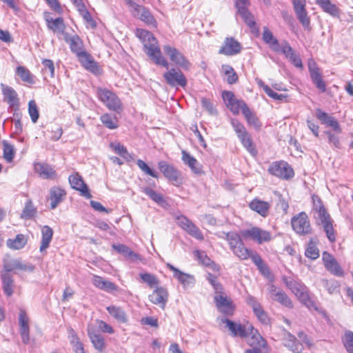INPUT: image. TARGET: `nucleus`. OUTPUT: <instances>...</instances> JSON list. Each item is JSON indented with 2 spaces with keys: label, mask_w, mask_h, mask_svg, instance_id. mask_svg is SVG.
<instances>
[{
  "label": "nucleus",
  "mask_w": 353,
  "mask_h": 353,
  "mask_svg": "<svg viewBox=\"0 0 353 353\" xmlns=\"http://www.w3.org/2000/svg\"><path fill=\"white\" fill-rule=\"evenodd\" d=\"M136 35L139 38L145 49V52L157 65H161L168 69V61L161 55L158 42L154 35L143 29H137Z\"/></svg>",
  "instance_id": "1"
},
{
  "label": "nucleus",
  "mask_w": 353,
  "mask_h": 353,
  "mask_svg": "<svg viewBox=\"0 0 353 353\" xmlns=\"http://www.w3.org/2000/svg\"><path fill=\"white\" fill-rule=\"evenodd\" d=\"M207 280L212 285L216 295L214 297L218 310L226 314H230L233 312L232 303L223 292L222 285L217 281V277L210 273L208 274Z\"/></svg>",
  "instance_id": "2"
},
{
  "label": "nucleus",
  "mask_w": 353,
  "mask_h": 353,
  "mask_svg": "<svg viewBox=\"0 0 353 353\" xmlns=\"http://www.w3.org/2000/svg\"><path fill=\"white\" fill-rule=\"evenodd\" d=\"M216 234L219 238L225 239L228 242L230 249L239 259L246 260L250 258L251 251L245 248L241 236L236 232H219Z\"/></svg>",
  "instance_id": "3"
},
{
  "label": "nucleus",
  "mask_w": 353,
  "mask_h": 353,
  "mask_svg": "<svg viewBox=\"0 0 353 353\" xmlns=\"http://www.w3.org/2000/svg\"><path fill=\"white\" fill-rule=\"evenodd\" d=\"M97 95L100 101L109 110L117 112L122 110L121 100L112 90L105 88H98L97 89Z\"/></svg>",
  "instance_id": "4"
},
{
  "label": "nucleus",
  "mask_w": 353,
  "mask_h": 353,
  "mask_svg": "<svg viewBox=\"0 0 353 353\" xmlns=\"http://www.w3.org/2000/svg\"><path fill=\"white\" fill-rule=\"evenodd\" d=\"M268 296L272 301L277 302L288 308H292L294 305L291 299L287 294L281 288L276 287L275 285L270 283L268 285Z\"/></svg>",
  "instance_id": "5"
},
{
  "label": "nucleus",
  "mask_w": 353,
  "mask_h": 353,
  "mask_svg": "<svg viewBox=\"0 0 353 353\" xmlns=\"http://www.w3.org/2000/svg\"><path fill=\"white\" fill-rule=\"evenodd\" d=\"M291 224L296 233L300 235H306L312 233V228L305 212H302L291 219Z\"/></svg>",
  "instance_id": "6"
},
{
  "label": "nucleus",
  "mask_w": 353,
  "mask_h": 353,
  "mask_svg": "<svg viewBox=\"0 0 353 353\" xmlns=\"http://www.w3.org/2000/svg\"><path fill=\"white\" fill-rule=\"evenodd\" d=\"M222 98L225 105L234 114H239L240 110L242 114L248 107L243 100H239L235 98L233 92L230 91H223Z\"/></svg>",
  "instance_id": "7"
},
{
  "label": "nucleus",
  "mask_w": 353,
  "mask_h": 353,
  "mask_svg": "<svg viewBox=\"0 0 353 353\" xmlns=\"http://www.w3.org/2000/svg\"><path fill=\"white\" fill-rule=\"evenodd\" d=\"M160 171L163 173L172 184L179 186L182 184L180 172L173 165L168 164L166 161H161L158 163Z\"/></svg>",
  "instance_id": "8"
},
{
  "label": "nucleus",
  "mask_w": 353,
  "mask_h": 353,
  "mask_svg": "<svg viewBox=\"0 0 353 353\" xmlns=\"http://www.w3.org/2000/svg\"><path fill=\"white\" fill-rule=\"evenodd\" d=\"M268 171L271 174L285 179H291L294 175L293 169L288 163L284 161L272 163Z\"/></svg>",
  "instance_id": "9"
},
{
  "label": "nucleus",
  "mask_w": 353,
  "mask_h": 353,
  "mask_svg": "<svg viewBox=\"0 0 353 353\" xmlns=\"http://www.w3.org/2000/svg\"><path fill=\"white\" fill-rule=\"evenodd\" d=\"M241 235L244 239H250L259 244L271 240V234L269 232L257 227L245 230L241 232Z\"/></svg>",
  "instance_id": "10"
},
{
  "label": "nucleus",
  "mask_w": 353,
  "mask_h": 353,
  "mask_svg": "<svg viewBox=\"0 0 353 353\" xmlns=\"http://www.w3.org/2000/svg\"><path fill=\"white\" fill-rule=\"evenodd\" d=\"M223 323H225L226 327L231 332V335L234 337L245 338L249 336V331L252 329V325L248 322L241 324L230 319H225L223 320Z\"/></svg>",
  "instance_id": "11"
},
{
  "label": "nucleus",
  "mask_w": 353,
  "mask_h": 353,
  "mask_svg": "<svg viewBox=\"0 0 353 353\" xmlns=\"http://www.w3.org/2000/svg\"><path fill=\"white\" fill-rule=\"evenodd\" d=\"M177 225L186 231L190 236L198 240H203V236L199 228L190 219L183 215L176 217Z\"/></svg>",
  "instance_id": "12"
},
{
  "label": "nucleus",
  "mask_w": 353,
  "mask_h": 353,
  "mask_svg": "<svg viewBox=\"0 0 353 353\" xmlns=\"http://www.w3.org/2000/svg\"><path fill=\"white\" fill-rule=\"evenodd\" d=\"M163 50L175 65L183 68H188L189 67V61L176 48L169 45H165L163 47Z\"/></svg>",
  "instance_id": "13"
},
{
  "label": "nucleus",
  "mask_w": 353,
  "mask_h": 353,
  "mask_svg": "<svg viewBox=\"0 0 353 353\" xmlns=\"http://www.w3.org/2000/svg\"><path fill=\"white\" fill-rule=\"evenodd\" d=\"M166 83L172 87H185L187 80L183 72L179 70L172 68L163 74Z\"/></svg>",
  "instance_id": "14"
},
{
  "label": "nucleus",
  "mask_w": 353,
  "mask_h": 353,
  "mask_svg": "<svg viewBox=\"0 0 353 353\" xmlns=\"http://www.w3.org/2000/svg\"><path fill=\"white\" fill-rule=\"evenodd\" d=\"M241 43L233 37H226L219 50V53L226 56H233L241 52Z\"/></svg>",
  "instance_id": "15"
},
{
  "label": "nucleus",
  "mask_w": 353,
  "mask_h": 353,
  "mask_svg": "<svg viewBox=\"0 0 353 353\" xmlns=\"http://www.w3.org/2000/svg\"><path fill=\"white\" fill-rule=\"evenodd\" d=\"M322 259L325 268L332 274L337 276H343V271L334 257L327 252H324Z\"/></svg>",
  "instance_id": "16"
},
{
  "label": "nucleus",
  "mask_w": 353,
  "mask_h": 353,
  "mask_svg": "<svg viewBox=\"0 0 353 353\" xmlns=\"http://www.w3.org/2000/svg\"><path fill=\"white\" fill-rule=\"evenodd\" d=\"M150 301L155 305L164 309L168 300V292L163 287H157L151 294L149 295Z\"/></svg>",
  "instance_id": "17"
},
{
  "label": "nucleus",
  "mask_w": 353,
  "mask_h": 353,
  "mask_svg": "<svg viewBox=\"0 0 353 353\" xmlns=\"http://www.w3.org/2000/svg\"><path fill=\"white\" fill-rule=\"evenodd\" d=\"M316 116L322 124L332 128L336 133L340 134L341 132L340 125L334 117L329 115L325 112H323L321 109H316Z\"/></svg>",
  "instance_id": "18"
},
{
  "label": "nucleus",
  "mask_w": 353,
  "mask_h": 353,
  "mask_svg": "<svg viewBox=\"0 0 353 353\" xmlns=\"http://www.w3.org/2000/svg\"><path fill=\"white\" fill-rule=\"evenodd\" d=\"M166 265L171 271L173 272L174 277L183 285V288H188L194 285L195 283L194 276L181 272L170 263H167Z\"/></svg>",
  "instance_id": "19"
},
{
  "label": "nucleus",
  "mask_w": 353,
  "mask_h": 353,
  "mask_svg": "<svg viewBox=\"0 0 353 353\" xmlns=\"http://www.w3.org/2000/svg\"><path fill=\"white\" fill-rule=\"evenodd\" d=\"M69 182L73 189L81 192V195L87 199H90L92 197L87 185L84 183L83 179L79 174H75L70 176Z\"/></svg>",
  "instance_id": "20"
},
{
  "label": "nucleus",
  "mask_w": 353,
  "mask_h": 353,
  "mask_svg": "<svg viewBox=\"0 0 353 353\" xmlns=\"http://www.w3.org/2000/svg\"><path fill=\"white\" fill-rule=\"evenodd\" d=\"M19 324L22 341L28 344L30 341L29 319L24 310H20L19 314Z\"/></svg>",
  "instance_id": "21"
},
{
  "label": "nucleus",
  "mask_w": 353,
  "mask_h": 353,
  "mask_svg": "<svg viewBox=\"0 0 353 353\" xmlns=\"http://www.w3.org/2000/svg\"><path fill=\"white\" fill-rule=\"evenodd\" d=\"M2 92L4 101H6L12 109L16 110L19 107V98L16 91L11 87L1 84Z\"/></svg>",
  "instance_id": "22"
},
{
  "label": "nucleus",
  "mask_w": 353,
  "mask_h": 353,
  "mask_svg": "<svg viewBox=\"0 0 353 353\" xmlns=\"http://www.w3.org/2000/svg\"><path fill=\"white\" fill-rule=\"evenodd\" d=\"M64 39L70 45L71 51L75 53L77 56L85 51L83 41L77 34L69 35L65 33L64 34Z\"/></svg>",
  "instance_id": "23"
},
{
  "label": "nucleus",
  "mask_w": 353,
  "mask_h": 353,
  "mask_svg": "<svg viewBox=\"0 0 353 353\" xmlns=\"http://www.w3.org/2000/svg\"><path fill=\"white\" fill-rule=\"evenodd\" d=\"M92 282L97 288L104 290L109 293H112L118 290V287L110 281L104 279L101 276H93Z\"/></svg>",
  "instance_id": "24"
},
{
  "label": "nucleus",
  "mask_w": 353,
  "mask_h": 353,
  "mask_svg": "<svg viewBox=\"0 0 353 353\" xmlns=\"http://www.w3.org/2000/svg\"><path fill=\"white\" fill-rule=\"evenodd\" d=\"M77 57L86 70L96 74L99 73V67L90 54L84 51L78 54Z\"/></svg>",
  "instance_id": "25"
},
{
  "label": "nucleus",
  "mask_w": 353,
  "mask_h": 353,
  "mask_svg": "<svg viewBox=\"0 0 353 353\" xmlns=\"http://www.w3.org/2000/svg\"><path fill=\"white\" fill-rule=\"evenodd\" d=\"M34 170L39 176L45 179H55L57 174L54 169L48 164L37 163L34 164Z\"/></svg>",
  "instance_id": "26"
},
{
  "label": "nucleus",
  "mask_w": 353,
  "mask_h": 353,
  "mask_svg": "<svg viewBox=\"0 0 353 353\" xmlns=\"http://www.w3.org/2000/svg\"><path fill=\"white\" fill-rule=\"evenodd\" d=\"M283 344L294 353H301L303 350L302 343L299 342L296 338L290 332H287L285 334Z\"/></svg>",
  "instance_id": "27"
},
{
  "label": "nucleus",
  "mask_w": 353,
  "mask_h": 353,
  "mask_svg": "<svg viewBox=\"0 0 353 353\" xmlns=\"http://www.w3.org/2000/svg\"><path fill=\"white\" fill-rule=\"evenodd\" d=\"M249 336H251L250 344L254 348L268 350L267 341L253 325L252 329L249 331Z\"/></svg>",
  "instance_id": "28"
},
{
  "label": "nucleus",
  "mask_w": 353,
  "mask_h": 353,
  "mask_svg": "<svg viewBox=\"0 0 353 353\" xmlns=\"http://www.w3.org/2000/svg\"><path fill=\"white\" fill-rule=\"evenodd\" d=\"M249 207L261 216L266 217L269 213L270 204L268 202L255 199L250 203Z\"/></svg>",
  "instance_id": "29"
},
{
  "label": "nucleus",
  "mask_w": 353,
  "mask_h": 353,
  "mask_svg": "<svg viewBox=\"0 0 353 353\" xmlns=\"http://www.w3.org/2000/svg\"><path fill=\"white\" fill-rule=\"evenodd\" d=\"M88 334L95 349L99 352H103L105 349L103 337L90 326H88Z\"/></svg>",
  "instance_id": "30"
},
{
  "label": "nucleus",
  "mask_w": 353,
  "mask_h": 353,
  "mask_svg": "<svg viewBox=\"0 0 353 353\" xmlns=\"http://www.w3.org/2000/svg\"><path fill=\"white\" fill-rule=\"evenodd\" d=\"M65 191L59 187L54 186L50 190V208L54 209L63 200Z\"/></svg>",
  "instance_id": "31"
},
{
  "label": "nucleus",
  "mask_w": 353,
  "mask_h": 353,
  "mask_svg": "<svg viewBox=\"0 0 353 353\" xmlns=\"http://www.w3.org/2000/svg\"><path fill=\"white\" fill-rule=\"evenodd\" d=\"M263 39L265 43L274 52H279L281 47L278 40L274 37L272 32L268 27H263Z\"/></svg>",
  "instance_id": "32"
},
{
  "label": "nucleus",
  "mask_w": 353,
  "mask_h": 353,
  "mask_svg": "<svg viewBox=\"0 0 353 353\" xmlns=\"http://www.w3.org/2000/svg\"><path fill=\"white\" fill-rule=\"evenodd\" d=\"M318 225H321L323 231L325 232L328 240L333 243L336 241V232L333 226V220L331 217L322 220L316 223Z\"/></svg>",
  "instance_id": "33"
},
{
  "label": "nucleus",
  "mask_w": 353,
  "mask_h": 353,
  "mask_svg": "<svg viewBox=\"0 0 353 353\" xmlns=\"http://www.w3.org/2000/svg\"><path fill=\"white\" fill-rule=\"evenodd\" d=\"M194 255L201 264L210 268L214 272H219L220 267L214 263V262L207 256L205 252L196 250L194 252Z\"/></svg>",
  "instance_id": "34"
},
{
  "label": "nucleus",
  "mask_w": 353,
  "mask_h": 353,
  "mask_svg": "<svg viewBox=\"0 0 353 353\" xmlns=\"http://www.w3.org/2000/svg\"><path fill=\"white\" fill-rule=\"evenodd\" d=\"M1 279L4 293L8 296H10L13 294L14 287V279L12 274L9 272H1Z\"/></svg>",
  "instance_id": "35"
},
{
  "label": "nucleus",
  "mask_w": 353,
  "mask_h": 353,
  "mask_svg": "<svg viewBox=\"0 0 353 353\" xmlns=\"http://www.w3.org/2000/svg\"><path fill=\"white\" fill-rule=\"evenodd\" d=\"M46 21L47 23L48 28L55 33L63 34L65 29V25L63 20L61 17H58L53 19L51 17H46Z\"/></svg>",
  "instance_id": "36"
},
{
  "label": "nucleus",
  "mask_w": 353,
  "mask_h": 353,
  "mask_svg": "<svg viewBox=\"0 0 353 353\" xmlns=\"http://www.w3.org/2000/svg\"><path fill=\"white\" fill-rule=\"evenodd\" d=\"M28 242V238L22 234H17L14 239H9L6 241L7 246L12 250H20L23 248Z\"/></svg>",
  "instance_id": "37"
},
{
  "label": "nucleus",
  "mask_w": 353,
  "mask_h": 353,
  "mask_svg": "<svg viewBox=\"0 0 353 353\" xmlns=\"http://www.w3.org/2000/svg\"><path fill=\"white\" fill-rule=\"evenodd\" d=\"M309 70L313 83L321 91L325 92L326 86L324 81L322 80L319 68L316 66L312 67L311 65H310Z\"/></svg>",
  "instance_id": "38"
},
{
  "label": "nucleus",
  "mask_w": 353,
  "mask_h": 353,
  "mask_svg": "<svg viewBox=\"0 0 353 353\" xmlns=\"http://www.w3.org/2000/svg\"><path fill=\"white\" fill-rule=\"evenodd\" d=\"M41 233L42 239L41 242L40 251L43 252L49 247L52 239L53 230L50 227L44 225L41 229Z\"/></svg>",
  "instance_id": "39"
},
{
  "label": "nucleus",
  "mask_w": 353,
  "mask_h": 353,
  "mask_svg": "<svg viewBox=\"0 0 353 353\" xmlns=\"http://www.w3.org/2000/svg\"><path fill=\"white\" fill-rule=\"evenodd\" d=\"M283 281L286 286L296 296L307 288L304 284L292 279L284 278Z\"/></svg>",
  "instance_id": "40"
},
{
  "label": "nucleus",
  "mask_w": 353,
  "mask_h": 353,
  "mask_svg": "<svg viewBox=\"0 0 353 353\" xmlns=\"http://www.w3.org/2000/svg\"><path fill=\"white\" fill-rule=\"evenodd\" d=\"M182 160L185 165L190 168L192 172L196 174L200 173L201 169L198 166L197 160L185 150L182 151Z\"/></svg>",
  "instance_id": "41"
},
{
  "label": "nucleus",
  "mask_w": 353,
  "mask_h": 353,
  "mask_svg": "<svg viewBox=\"0 0 353 353\" xmlns=\"http://www.w3.org/2000/svg\"><path fill=\"white\" fill-rule=\"evenodd\" d=\"M313 211L316 223L330 217L320 201L317 203H314Z\"/></svg>",
  "instance_id": "42"
},
{
  "label": "nucleus",
  "mask_w": 353,
  "mask_h": 353,
  "mask_svg": "<svg viewBox=\"0 0 353 353\" xmlns=\"http://www.w3.org/2000/svg\"><path fill=\"white\" fill-rule=\"evenodd\" d=\"M250 258L252 259L253 263L257 266L263 275L265 276H268L270 275V272L268 265L263 262L259 254L251 252Z\"/></svg>",
  "instance_id": "43"
},
{
  "label": "nucleus",
  "mask_w": 353,
  "mask_h": 353,
  "mask_svg": "<svg viewBox=\"0 0 353 353\" xmlns=\"http://www.w3.org/2000/svg\"><path fill=\"white\" fill-rule=\"evenodd\" d=\"M106 309L109 314L117 321L121 323H125L127 321L126 314L121 307L110 305L107 307Z\"/></svg>",
  "instance_id": "44"
},
{
  "label": "nucleus",
  "mask_w": 353,
  "mask_h": 353,
  "mask_svg": "<svg viewBox=\"0 0 353 353\" xmlns=\"http://www.w3.org/2000/svg\"><path fill=\"white\" fill-rule=\"evenodd\" d=\"M299 301L304 304L310 310H318V306L315 301H314L310 296L307 289L304 290L296 296Z\"/></svg>",
  "instance_id": "45"
},
{
  "label": "nucleus",
  "mask_w": 353,
  "mask_h": 353,
  "mask_svg": "<svg viewBox=\"0 0 353 353\" xmlns=\"http://www.w3.org/2000/svg\"><path fill=\"white\" fill-rule=\"evenodd\" d=\"M142 192L148 196L153 201L160 205H163L166 203L161 194L157 192L150 188H142Z\"/></svg>",
  "instance_id": "46"
},
{
  "label": "nucleus",
  "mask_w": 353,
  "mask_h": 353,
  "mask_svg": "<svg viewBox=\"0 0 353 353\" xmlns=\"http://www.w3.org/2000/svg\"><path fill=\"white\" fill-rule=\"evenodd\" d=\"M142 192L148 196L153 201L160 205H163L166 203L161 194L157 192L150 188H142Z\"/></svg>",
  "instance_id": "47"
},
{
  "label": "nucleus",
  "mask_w": 353,
  "mask_h": 353,
  "mask_svg": "<svg viewBox=\"0 0 353 353\" xmlns=\"http://www.w3.org/2000/svg\"><path fill=\"white\" fill-rule=\"evenodd\" d=\"M316 3L319 5L322 9L332 16H336L339 14L337 7L332 4L330 0H315Z\"/></svg>",
  "instance_id": "48"
},
{
  "label": "nucleus",
  "mask_w": 353,
  "mask_h": 353,
  "mask_svg": "<svg viewBox=\"0 0 353 353\" xmlns=\"http://www.w3.org/2000/svg\"><path fill=\"white\" fill-rule=\"evenodd\" d=\"M243 114L244 115L248 123L250 125H252L255 129L259 130L261 125L256 117V114L251 111V110L248 108V109H245V111H243Z\"/></svg>",
  "instance_id": "49"
},
{
  "label": "nucleus",
  "mask_w": 353,
  "mask_h": 353,
  "mask_svg": "<svg viewBox=\"0 0 353 353\" xmlns=\"http://www.w3.org/2000/svg\"><path fill=\"white\" fill-rule=\"evenodd\" d=\"M137 14H140V19L145 23L156 26V21L154 17L151 15L150 12L146 10L144 8L139 6V8L133 9Z\"/></svg>",
  "instance_id": "50"
},
{
  "label": "nucleus",
  "mask_w": 353,
  "mask_h": 353,
  "mask_svg": "<svg viewBox=\"0 0 353 353\" xmlns=\"http://www.w3.org/2000/svg\"><path fill=\"white\" fill-rule=\"evenodd\" d=\"M238 13L242 17L244 22L250 28H254L255 27L256 23L254 18V16L251 14V12L248 10V8H241V10L238 11Z\"/></svg>",
  "instance_id": "51"
},
{
  "label": "nucleus",
  "mask_w": 353,
  "mask_h": 353,
  "mask_svg": "<svg viewBox=\"0 0 353 353\" xmlns=\"http://www.w3.org/2000/svg\"><path fill=\"white\" fill-rule=\"evenodd\" d=\"M112 248L119 253H121L125 256H128L133 260L138 257L137 254H135L128 246L123 244H113Z\"/></svg>",
  "instance_id": "52"
},
{
  "label": "nucleus",
  "mask_w": 353,
  "mask_h": 353,
  "mask_svg": "<svg viewBox=\"0 0 353 353\" xmlns=\"http://www.w3.org/2000/svg\"><path fill=\"white\" fill-rule=\"evenodd\" d=\"M222 71L227 76V81L230 84L236 83L238 80V76L234 72L233 68L229 65H223Z\"/></svg>",
  "instance_id": "53"
},
{
  "label": "nucleus",
  "mask_w": 353,
  "mask_h": 353,
  "mask_svg": "<svg viewBox=\"0 0 353 353\" xmlns=\"http://www.w3.org/2000/svg\"><path fill=\"white\" fill-rule=\"evenodd\" d=\"M305 255L312 260L316 259L319 256V249L312 239L310 241L307 245Z\"/></svg>",
  "instance_id": "54"
},
{
  "label": "nucleus",
  "mask_w": 353,
  "mask_h": 353,
  "mask_svg": "<svg viewBox=\"0 0 353 353\" xmlns=\"http://www.w3.org/2000/svg\"><path fill=\"white\" fill-rule=\"evenodd\" d=\"M41 63L43 66L42 71L46 75L45 78H46V75L50 78H53L54 77V62L50 59H45L42 60Z\"/></svg>",
  "instance_id": "55"
},
{
  "label": "nucleus",
  "mask_w": 353,
  "mask_h": 353,
  "mask_svg": "<svg viewBox=\"0 0 353 353\" xmlns=\"http://www.w3.org/2000/svg\"><path fill=\"white\" fill-rule=\"evenodd\" d=\"M100 119L102 123L109 129H116L118 127L117 118L109 114H103Z\"/></svg>",
  "instance_id": "56"
},
{
  "label": "nucleus",
  "mask_w": 353,
  "mask_h": 353,
  "mask_svg": "<svg viewBox=\"0 0 353 353\" xmlns=\"http://www.w3.org/2000/svg\"><path fill=\"white\" fill-rule=\"evenodd\" d=\"M323 286L326 288L330 294L338 292L340 288V283L334 279H323L322 280Z\"/></svg>",
  "instance_id": "57"
},
{
  "label": "nucleus",
  "mask_w": 353,
  "mask_h": 353,
  "mask_svg": "<svg viewBox=\"0 0 353 353\" xmlns=\"http://www.w3.org/2000/svg\"><path fill=\"white\" fill-rule=\"evenodd\" d=\"M140 278L144 283H147L150 288H157L159 284V281L157 276L150 273L140 274Z\"/></svg>",
  "instance_id": "58"
},
{
  "label": "nucleus",
  "mask_w": 353,
  "mask_h": 353,
  "mask_svg": "<svg viewBox=\"0 0 353 353\" xmlns=\"http://www.w3.org/2000/svg\"><path fill=\"white\" fill-rule=\"evenodd\" d=\"M241 140V143L247 149V150L251 153L253 155H255L256 154V151L253 145L252 139L248 133H246L244 136V134L242 137H239Z\"/></svg>",
  "instance_id": "59"
},
{
  "label": "nucleus",
  "mask_w": 353,
  "mask_h": 353,
  "mask_svg": "<svg viewBox=\"0 0 353 353\" xmlns=\"http://www.w3.org/2000/svg\"><path fill=\"white\" fill-rule=\"evenodd\" d=\"M3 158L7 162H11L14 157V147L8 143L6 141H3Z\"/></svg>",
  "instance_id": "60"
},
{
  "label": "nucleus",
  "mask_w": 353,
  "mask_h": 353,
  "mask_svg": "<svg viewBox=\"0 0 353 353\" xmlns=\"http://www.w3.org/2000/svg\"><path fill=\"white\" fill-rule=\"evenodd\" d=\"M344 345L349 353H353V332L346 331L343 339Z\"/></svg>",
  "instance_id": "61"
},
{
  "label": "nucleus",
  "mask_w": 353,
  "mask_h": 353,
  "mask_svg": "<svg viewBox=\"0 0 353 353\" xmlns=\"http://www.w3.org/2000/svg\"><path fill=\"white\" fill-rule=\"evenodd\" d=\"M70 342L75 353H85L83 343L80 341L76 334L72 332Z\"/></svg>",
  "instance_id": "62"
},
{
  "label": "nucleus",
  "mask_w": 353,
  "mask_h": 353,
  "mask_svg": "<svg viewBox=\"0 0 353 353\" xmlns=\"http://www.w3.org/2000/svg\"><path fill=\"white\" fill-rule=\"evenodd\" d=\"M28 113L30 116L32 121L35 123L39 117L37 105L34 101L31 100L28 103Z\"/></svg>",
  "instance_id": "63"
},
{
  "label": "nucleus",
  "mask_w": 353,
  "mask_h": 353,
  "mask_svg": "<svg viewBox=\"0 0 353 353\" xmlns=\"http://www.w3.org/2000/svg\"><path fill=\"white\" fill-rule=\"evenodd\" d=\"M231 124L234 131L237 134L238 137H242L243 134L245 135L246 133H248L244 125L241 124L238 120L232 119Z\"/></svg>",
  "instance_id": "64"
}]
</instances>
